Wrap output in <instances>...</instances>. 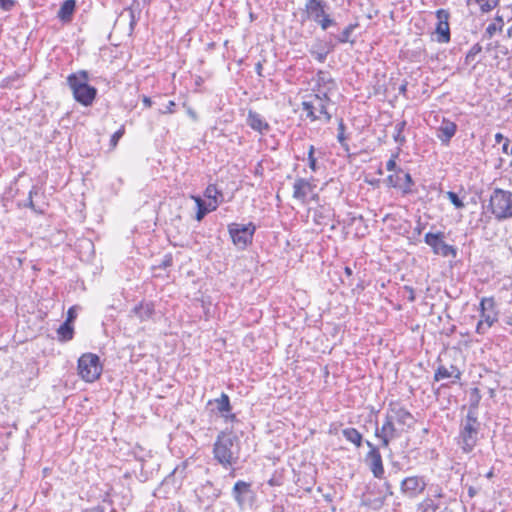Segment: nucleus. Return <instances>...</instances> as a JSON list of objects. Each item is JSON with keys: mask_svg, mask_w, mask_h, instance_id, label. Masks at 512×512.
I'll return each mask as SVG.
<instances>
[{"mask_svg": "<svg viewBox=\"0 0 512 512\" xmlns=\"http://www.w3.org/2000/svg\"><path fill=\"white\" fill-rule=\"evenodd\" d=\"M437 131V137L441 141V143L443 145H448L450 143V140L456 134L457 125L448 119H443Z\"/></svg>", "mask_w": 512, "mask_h": 512, "instance_id": "obj_21", "label": "nucleus"}, {"mask_svg": "<svg viewBox=\"0 0 512 512\" xmlns=\"http://www.w3.org/2000/svg\"><path fill=\"white\" fill-rule=\"evenodd\" d=\"M344 272H345V274H346L347 276H351V275L353 274L352 269H351L350 267H348V266H346V267L344 268Z\"/></svg>", "mask_w": 512, "mask_h": 512, "instance_id": "obj_57", "label": "nucleus"}, {"mask_svg": "<svg viewBox=\"0 0 512 512\" xmlns=\"http://www.w3.org/2000/svg\"><path fill=\"white\" fill-rule=\"evenodd\" d=\"M338 134H337V139H338V142L340 143V145L346 150V151H349V146L348 144L346 143V136H345V124L343 122V119H340L339 121V124H338Z\"/></svg>", "mask_w": 512, "mask_h": 512, "instance_id": "obj_33", "label": "nucleus"}, {"mask_svg": "<svg viewBox=\"0 0 512 512\" xmlns=\"http://www.w3.org/2000/svg\"><path fill=\"white\" fill-rule=\"evenodd\" d=\"M506 139H507V138H506L502 133H496V134H495V141H496V143H498V144H499V143H501L502 141H504V142H505V141H506Z\"/></svg>", "mask_w": 512, "mask_h": 512, "instance_id": "obj_53", "label": "nucleus"}, {"mask_svg": "<svg viewBox=\"0 0 512 512\" xmlns=\"http://www.w3.org/2000/svg\"><path fill=\"white\" fill-rule=\"evenodd\" d=\"M314 218H315V222L318 223V224H325L324 223V216L322 215V212L320 211H315L314 213Z\"/></svg>", "mask_w": 512, "mask_h": 512, "instance_id": "obj_51", "label": "nucleus"}, {"mask_svg": "<svg viewBox=\"0 0 512 512\" xmlns=\"http://www.w3.org/2000/svg\"><path fill=\"white\" fill-rule=\"evenodd\" d=\"M365 444L369 448V451L365 455L364 462L368 466L372 475L377 479H383L385 470L383 465L382 456L380 453V445L376 446L371 441L365 440Z\"/></svg>", "mask_w": 512, "mask_h": 512, "instance_id": "obj_12", "label": "nucleus"}, {"mask_svg": "<svg viewBox=\"0 0 512 512\" xmlns=\"http://www.w3.org/2000/svg\"><path fill=\"white\" fill-rule=\"evenodd\" d=\"M497 30V27L494 23H491L487 26L486 30H485V33L488 34L489 37L493 36L494 33L496 32Z\"/></svg>", "mask_w": 512, "mask_h": 512, "instance_id": "obj_48", "label": "nucleus"}, {"mask_svg": "<svg viewBox=\"0 0 512 512\" xmlns=\"http://www.w3.org/2000/svg\"><path fill=\"white\" fill-rule=\"evenodd\" d=\"M76 8V1L75 0H65L59 11H58V18L63 22H69L72 19V16L75 12Z\"/></svg>", "mask_w": 512, "mask_h": 512, "instance_id": "obj_24", "label": "nucleus"}, {"mask_svg": "<svg viewBox=\"0 0 512 512\" xmlns=\"http://www.w3.org/2000/svg\"><path fill=\"white\" fill-rule=\"evenodd\" d=\"M142 101H143V104L145 105V107L149 108L152 106V100L150 97L144 95L142 98Z\"/></svg>", "mask_w": 512, "mask_h": 512, "instance_id": "obj_52", "label": "nucleus"}, {"mask_svg": "<svg viewBox=\"0 0 512 512\" xmlns=\"http://www.w3.org/2000/svg\"><path fill=\"white\" fill-rule=\"evenodd\" d=\"M384 487L386 490V494L392 496L393 495L392 485L389 482H385Z\"/></svg>", "mask_w": 512, "mask_h": 512, "instance_id": "obj_54", "label": "nucleus"}, {"mask_svg": "<svg viewBox=\"0 0 512 512\" xmlns=\"http://www.w3.org/2000/svg\"><path fill=\"white\" fill-rule=\"evenodd\" d=\"M407 126V122L405 120H402L395 125V132L393 134V139L396 143H398L400 146H403L406 142V138L403 135V131L405 130Z\"/></svg>", "mask_w": 512, "mask_h": 512, "instance_id": "obj_31", "label": "nucleus"}, {"mask_svg": "<svg viewBox=\"0 0 512 512\" xmlns=\"http://www.w3.org/2000/svg\"><path fill=\"white\" fill-rule=\"evenodd\" d=\"M58 340L61 342H67L73 339L74 327L68 322H63L57 329Z\"/></svg>", "mask_w": 512, "mask_h": 512, "instance_id": "obj_29", "label": "nucleus"}, {"mask_svg": "<svg viewBox=\"0 0 512 512\" xmlns=\"http://www.w3.org/2000/svg\"><path fill=\"white\" fill-rule=\"evenodd\" d=\"M446 195L450 202L455 206V208L462 209L465 206L463 201L457 195V193L453 191H448Z\"/></svg>", "mask_w": 512, "mask_h": 512, "instance_id": "obj_37", "label": "nucleus"}, {"mask_svg": "<svg viewBox=\"0 0 512 512\" xmlns=\"http://www.w3.org/2000/svg\"><path fill=\"white\" fill-rule=\"evenodd\" d=\"M173 264V257L172 254H166L164 255L163 259L155 266V268L159 269H166Z\"/></svg>", "mask_w": 512, "mask_h": 512, "instance_id": "obj_40", "label": "nucleus"}, {"mask_svg": "<svg viewBox=\"0 0 512 512\" xmlns=\"http://www.w3.org/2000/svg\"><path fill=\"white\" fill-rule=\"evenodd\" d=\"M490 208L498 221L512 218V192L495 188L490 196Z\"/></svg>", "mask_w": 512, "mask_h": 512, "instance_id": "obj_6", "label": "nucleus"}, {"mask_svg": "<svg viewBox=\"0 0 512 512\" xmlns=\"http://www.w3.org/2000/svg\"><path fill=\"white\" fill-rule=\"evenodd\" d=\"M314 152H315L314 146L310 145V147L308 149V164H309L310 169L313 172H316L318 169V166H317V160L314 157Z\"/></svg>", "mask_w": 512, "mask_h": 512, "instance_id": "obj_38", "label": "nucleus"}, {"mask_svg": "<svg viewBox=\"0 0 512 512\" xmlns=\"http://www.w3.org/2000/svg\"><path fill=\"white\" fill-rule=\"evenodd\" d=\"M359 26L358 22L350 23L347 25L343 31L338 35H332L337 43L345 44V43H351L352 45L355 43V40H351L350 37L354 30Z\"/></svg>", "mask_w": 512, "mask_h": 512, "instance_id": "obj_28", "label": "nucleus"}, {"mask_svg": "<svg viewBox=\"0 0 512 512\" xmlns=\"http://www.w3.org/2000/svg\"><path fill=\"white\" fill-rule=\"evenodd\" d=\"M486 478L488 479H491L494 477V470L493 469H490L487 473H486Z\"/></svg>", "mask_w": 512, "mask_h": 512, "instance_id": "obj_58", "label": "nucleus"}, {"mask_svg": "<svg viewBox=\"0 0 512 512\" xmlns=\"http://www.w3.org/2000/svg\"><path fill=\"white\" fill-rule=\"evenodd\" d=\"M399 90L401 93H404L406 91V85H401Z\"/></svg>", "mask_w": 512, "mask_h": 512, "instance_id": "obj_60", "label": "nucleus"}, {"mask_svg": "<svg viewBox=\"0 0 512 512\" xmlns=\"http://www.w3.org/2000/svg\"><path fill=\"white\" fill-rule=\"evenodd\" d=\"M482 51V46L479 43L474 44L465 57V63L470 64L473 62L478 54Z\"/></svg>", "mask_w": 512, "mask_h": 512, "instance_id": "obj_35", "label": "nucleus"}, {"mask_svg": "<svg viewBox=\"0 0 512 512\" xmlns=\"http://www.w3.org/2000/svg\"><path fill=\"white\" fill-rule=\"evenodd\" d=\"M221 417L224 419L226 423L238 422L236 414L232 413V411L229 413H224V415H222Z\"/></svg>", "mask_w": 512, "mask_h": 512, "instance_id": "obj_45", "label": "nucleus"}, {"mask_svg": "<svg viewBox=\"0 0 512 512\" xmlns=\"http://www.w3.org/2000/svg\"><path fill=\"white\" fill-rule=\"evenodd\" d=\"M256 226L249 222L248 224L231 223L228 225V232L233 244L239 249H245L252 244Z\"/></svg>", "mask_w": 512, "mask_h": 512, "instance_id": "obj_9", "label": "nucleus"}, {"mask_svg": "<svg viewBox=\"0 0 512 512\" xmlns=\"http://www.w3.org/2000/svg\"><path fill=\"white\" fill-rule=\"evenodd\" d=\"M214 201H210L208 204H206V207H213Z\"/></svg>", "mask_w": 512, "mask_h": 512, "instance_id": "obj_62", "label": "nucleus"}, {"mask_svg": "<svg viewBox=\"0 0 512 512\" xmlns=\"http://www.w3.org/2000/svg\"><path fill=\"white\" fill-rule=\"evenodd\" d=\"M232 496L239 509L244 510L247 506L252 505L255 493L251 488V483L239 480L232 488Z\"/></svg>", "mask_w": 512, "mask_h": 512, "instance_id": "obj_14", "label": "nucleus"}, {"mask_svg": "<svg viewBox=\"0 0 512 512\" xmlns=\"http://www.w3.org/2000/svg\"><path fill=\"white\" fill-rule=\"evenodd\" d=\"M388 185L402 191L403 194L413 192L412 187L415 182L409 172H405L402 168H398L394 174L388 175L386 179Z\"/></svg>", "mask_w": 512, "mask_h": 512, "instance_id": "obj_15", "label": "nucleus"}, {"mask_svg": "<svg viewBox=\"0 0 512 512\" xmlns=\"http://www.w3.org/2000/svg\"><path fill=\"white\" fill-rule=\"evenodd\" d=\"M499 311L493 297H483L480 301V320L476 333L484 335L498 321Z\"/></svg>", "mask_w": 512, "mask_h": 512, "instance_id": "obj_7", "label": "nucleus"}, {"mask_svg": "<svg viewBox=\"0 0 512 512\" xmlns=\"http://www.w3.org/2000/svg\"><path fill=\"white\" fill-rule=\"evenodd\" d=\"M417 234H421V225L418 224V226L415 228Z\"/></svg>", "mask_w": 512, "mask_h": 512, "instance_id": "obj_59", "label": "nucleus"}, {"mask_svg": "<svg viewBox=\"0 0 512 512\" xmlns=\"http://www.w3.org/2000/svg\"><path fill=\"white\" fill-rule=\"evenodd\" d=\"M317 85L319 87H321V86L326 87L327 85H331V86H328L327 89L328 88L332 89V87H334V85H335V82L331 78V76L328 72L319 71L317 73Z\"/></svg>", "mask_w": 512, "mask_h": 512, "instance_id": "obj_32", "label": "nucleus"}, {"mask_svg": "<svg viewBox=\"0 0 512 512\" xmlns=\"http://www.w3.org/2000/svg\"><path fill=\"white\" fill-rule=\"evenodd\" d=\"M444 233L437 232L432 233L428 232L425 234L424 241L427 245H429L435 254L441 255L443 257L453 256L455 257L457 254V250L454 246L449 245L444 242Z\"/></svg>", "mask_w": 512, "mask_h": 512, "instance_id": "obj_13", "label": "nucleus"}, {"mask_svg": "<svg viewBox=\"0 0 512 512\" xmlns=\"http://www.w3.org/2000/svg\"><path fill=\"white\" fill-rule=\"evenodd\" d=\"M475 1L480 4V9L483 13L490 12L499 3V0H475Z\"/></svg>", "mask_w": 512, "mask_h": 512, "instance_id": "obj_36", "label": "nucleus"}, {"mask_svg": "<svg viewBox=\"0 0 512 512\" xmlns=\"http://www.w3.org/2000/svg\"><path fill=\"white\" fill-rule=\"evenodd\" d=\"M89 73L80 70L67 77V84L70 87L74 99L83 106H90L97 96V89L88 84Z\"/></svg>", "mask_w": 512, "mask_h": 512, "instance_id": "obj_3", "label": "nucleus"}, {"mask_svg": "<svg viewBox=\"0 0 512 512\" xmlns=\"http://www.w3.org/2000/svg\"><path fill=\"white\" fill-rule=\"evenodd\" d=\"M214 404L216 406L217 412L220 416L224 415V413H229L232 411V405L230 403V398L226 393H221L219 398L209 400L208 405Z\"/></svg>", "mask_w": 512, "mask_h": 512, "instance_id": "obj_23", "label": "nucleus"}, {"mask_svg": "<svg viewBox=\"0 0 512 512\" xmlns=\"http://www.w3.org/2000/svg\"><path fill=\"white\" fill-rule=\"evenodd\" d=\"M145 3H150L151 0H143Z\"/></svg>", "mask_w": 512, "mask_h": 512, "instance_id": "obj_64", "label": "nucleus"}, {"mask_svg": "<svg viewBox=\"0 0 512 512\" xmlns=\"http://www.w3.org/2000/svg\"><path fill=\"white\" fill-rule=\"evenodd\" d=\"M262 69H263V65H262V63H261V62H258V63L256 64V66H255V70H256V72H257V74H258L259 76H262Z\"/></svg>", "mask_w": 512, "mask_h": 512, "instance_id": "obj_55", "label": "nucleus"}, {"mask_svg": "<svg viewBox=\"0 0 512 512\" xmlns=\"http://www.w3.org/2000/svg\"><path fill=\"white\" fill-rule=\"evenodd\" d=\"M386 413L398 424L401 431L408 430L414 426V416L399 402H390Z\"/></svg>", "mask_w": 512, "mask_h": 512, "instance_id": "obj_11", "label": "nucleus"}, {"mask_svg": "<svg viewBox=\"0 0 512 512\" xmlns=\"http://www.w3.org/2000/svg\"><path fill=\"white\" fill-rule=\"evenodd\" d=\"M326 8L327 2L325 0H306L302 22L314 21L324 31L330 27H335L337 22L327 13Z\"/></svg>", "mask_w": 512, "mask_h": 512, "instance_id": "obj_5", "label": "nucleus"}, {"mask_svg": "<svg viewBox=\"0 0 512 512\" xmlns=\"http://www.w3.org/2000/svg\"><path fill=\"white\" fill-rule=\"evenodd\" d=\"M125 133V128L124 126H122L120 129H118L112 136H111V139H110V146L112 148H115L119 142V140L122 138V136L124 135Z\"/></svg>", "mask_w": 512, "mask_h": 512, "instance_id": "obj_39", "label": "nucleus"}, {"mask_svg": "<svg viewBox=\"0 0 512 512\" xmlns=\"http://www.w3.org/2000/svg\"><path fill=\"white\" fill-rule=\"evenodd\" d=\"M240 440L232 431L218 434L213 446L214 458L225 468L235 464L239 458Z\"/></svg>", "mask_w": 512, "mask_h": 512, "instance_id": "obj_2", "label": "nucleus"}, {"mask_svg": "<svg viewBox=\"0 0 512 512\" xmlns=\"http://www.w3.org/2000/svg\"><path fill=\"white\" fill-rule=\"evenodd\" d=\"M77 317V313L75 310V307H70L67 312V318L64 322H68L69 324L73 325L74 320Z\"/></svg>", "mask_w": 512, "mask_h": 512, "instance_id": "obj_44", "label": "nucleus"}, {"mask_svg": "<svg viewBox=\"0 0 512 512\" xmlns=\"http://www.w3.org/2000/svg\"><path fill=\"white\" fill-rule=\"evenodd\" d=\"M509 143H510V140L506 139V141L502 145V152L505 153V154L512 155V146L509 147Z\"/></svg>", "mask_w": 512, "mask_h": 512, "instance_id": "obj_47", "label": "nucleus"}, {"mask_svg": "<svg viewBox=\"0 0 512 512\" xmlns=\"http://www.w3.org/2000/svg\"><path fill=\"white\" fill-rule=\"evenodd\" d=\"M476 493L477 492H476V489L474 487L470 486L468 488V495H469L470 498H473L476 495Z\"/></svg>", "mask_w": 512, "mask_h": 512, "instance_id": "obj_56", "label": "nucleus"}, {"mask_svg": "<svg viewBox=\"0 0 512 512\" xmlns=\"http://www.w3.org/2000/svg\"><path fill=\"white\" fill-rule=\"evenodd\" d=\"M400 428L396 427V423L385 413V418L381 427L378 425V421H375V432L374 435L380 440V447L388 448L390 442L399 437L401 434Z\"/></svg>", "mask_w": 512, "mask_h": 512, "instance_id": "obj_10", "label": "nucleus"}, {"mask_svg": "<svg viewBox=\"0 0 512 512\" xmlns=\"http://www.w3.org/2000/svg\"><path fill=\"white\" fill-rule=\"evenodd\" d=\"M82 512H105V508L103 506L97 505L95 507L84 509Z\"/></svg>", "mask_w": 512, "mask_h": 512, "instance_id": "obj_50", "label": "nucleus"}, {"mask_svg": "<svg viewBox=\"0 0 512 512\" xmlns=\"http://www.w3.org/2000/svg\"><path fill=\"white\" fill-rule=\"evenodd\" d=\"M131 18H132V20H131L130 25L133 26V24L135 23L133 12H131Z\"/></svg>", "mask_w": 512, "mask_h": 512, "instance_id": "obj_61", "label": "nucleus"}, {"mask_svg": "<svg viewBox=\"0 0 512 512\" xmlns=\"http://www.w3.org/2000/svg\"><path fill=\"white\" fill-rule=\"evenodd\" d=\"M383 504V500H380L379 501V506H381Z\"/></svg>", "mask_w": 512, "mask_h": 512, "instance_id": "obj_63", "label": "nucleus"}, {"mask_svg": "<svg viewBox=\"0 0 512 512\" xmlns=\"http://www.w3.org/2000/svg\"><path fill=\"white\" fill-rule=\"evenodd\" d=\"M200 494L202 497L213 502L220 497L221 489L216 488L211 481H206L200 488Z\"/></svg>", "mask_w": 512, "mask_h": 512, "instance_id": "obj_27", "label": "nucleus"}, {"mask_svg": "<svg viewBox=\"0 0 512 512\" xmlns=\"http://www.w3.org/2000/svg\"><path fill=\"white\" fill-rule=\"evenodd\" d=\"M191 198L197 205L196 220L201 221L209 212L217 209V203L213 204V207H206V203L201 199L200 196L191 195Z\"/></svg>", "mask_w": 512, "mask_h": 512, "instance_id": "obj_26", "label": "nucleus"}, {"mask_svg": "<svg viewBox=\"0 0 512 512\" xmlns=\"http://www.w3.org/2000/svg\"><path fill=\"white\" fill-rule=\"evenodd\" d=\"M462 372L455 365H451L450 369L440 365L434 374V381H440L449 377H454L455 380L461 379Z\"/></svg>", "mask_w": 512, "mask_h": 512, "instance_id": "obj_22", "label": "nucleus"}, {"mask_svg": "<svg viewBox=\"0 0 512 512\" xmlns=\"http://www.w3.org/2000/svg\"><path fill=\"white\" fill-rule=\"evenodd\" d=\"M426 487V482L422 477L411 476L402 480L401 491L409 497H415L421 494Z\"/></svg>", "mask_w": 512, "mask_h": 512, "instance_id": "obj_18", "label": "nucleus"}, {"mask_svg": "<svg viewBox=\"0 0 512 512\" xmlns=\"http://www.w3.org/2000/svg\"><path fill=\"white\" fill-rule=\"evenodd\" d=\"M334 47L332 46L331 49L324 50V49H316L315 46H313L309 51L310 54L320 63L325 62L327 55L329 51H331Z\"/></svg>", "mask_w": 512, "mask_h": 512, "instance_id": "obj_34", "label": "nucleus"}, {"mask_svg": "<svg viewBox=\"0 0 512 512\" xmlns=\"http://www.w3.org/2000/svg\"><path fill=\"white\" fill-rule=\"evenodd\" d=\"M175 106H176L175 102L171 100V101L168 102V104L166 105L165 110H163L162 112L163 113H173Z\"/></svg>", "mask_w": 512, "mask_h": 512, "instance_id": "obj_49", "label": "nucleus"}, {"mask_svg": "<svg viewBox=\"0 0 512 512\" xmlns=\"http://www.w3.org/2000/svg\"><path fill=\"white\" fill-rule=\"evenodd\" d=\"M331 88L326 91L313 93L307 96V99L302 102V110L306 112V117L311 121L324 120L325 123H329L332 119V115L328 111V105L331 103V99L328 96V92Z\"/></svg>", "mask_w": 512, "mask_h": 512, "instance_id": "obj_4", "label": "nucleus"}, {"mask_svg": "<svg viewBox=\"0 0 512 512\" xmlns=\"http://www.w3.org/2000/svg\"><path fill=\"white\" fill-rule=\"evenodd\" d=\"M34 194H37V189H36V187H32V189L29 191L26 206H27V207H29V208H31V209H33L35 212H38V211L35 209L34 202H33V195H34Z\"/></svg>", "mask_w": 512, "mask_h": 512, "instance_id": "obj_41", "label": "nucleus"}, {"mask_svg": "<svg viewBox=\"0 0 512 512\" xmlns=\"http://www.w3.org/2000/svg\"><path fill=\"white\" fill-rule=\"evenodd\" d=\"M343 437L350 443H352L356 448H360L364 441L362 434L353 427H347L342 430Z\"/></svg>", "mask_w": 512, "mask_h": 512, "instance_id": "obj_25", "label": "nucleus"}, {"mask_svg": "<svg viewBox=\"0 0 512 512\" xmlns=\"http://www.w3.org/2000/svg\"><path fill=\"white\" fill-rule=\"evenodd\" d=\"M155 314V306L152 302H140L130 311V317H136L140 322L150 320Z\"/></svg>", "mask_w": 512, "mask_h": 512, "instance_id": "obj_20", "label": "nucleus"}, {"mask_svg": "<svg viewBox=\"0 0 512 512\" xmlns=\"http://www.w3.org/2000/svg\"><path fill=\"white\" fill-rule=\"evenodd\" d=\"M404 289L408 292V297H407L408 301L414 302L416 300L414 289L410 286H405Z\"/></svg>", "mask_w": 512, "mask_h": 512, "instance_id": "obj_46", "label": "nucleus"}, {"mask_svg": "<svg viewBox=\"0 0 512 512\" xmlns=\"http://www.w3.org/2000/svg\"><path fill=\"white\" fill-rule=\"evenodd\" d=\"M15 4V0H0V7L5 11H10Z\"/></svg>", "mask_w": 512, "mask_h": 512, "instance_id": "obj_43", "label": "nucleus"}, {"mask_svg": "<svg viewBox=\"0 0 512 512\" xmlns=\"http://www.w3.org/2000/svg\"><path fill=\"white\" fill-rule=\"evenodd\" d=\"M316 185L313 184L312 180H308L305 178L298 177L293 184V198L300 201L301 203H306L308 195L311 194V199H318V194L314 193V189Z\"/></svg>", "mask_w": 512, "mask_h": 512, "instance_id": "obj_16", "label": "nucleus"}, {"mask_svg": "<svg viewBox=\"0 0 512 512\" xmlns=\"http://www.w3.org/2000/svg\"><path fill=\"white\" fill-rule=\"evenodd\" d=\"M437 25L435 28L436 40L439 43H448L451 38L449 18L450 13L448 10L439 9L436 11Z\"/></svg>", "mask_w": 512, "mask_h": 512, "instance_id": "obj_17", "label": "nucleus"}, {"mask_svg": "<svg viewBox=\"0 0 512 512\" xmlns=\"http://www.w3.org/2000/svg\"><path fill=\"white\" fill-rule=\"evenodd\" d=\"M473 392L476 394V399L471 401L465 418L461 420L457 437V444L464 453H470L477 445L481 427V423L478 420L479 391L477 388H474Z\"/></svg>", "mask_w": 512, "mask_h": 512, "instance_id": "obj_1", "label": "nucleus"}, {"mask_svg": "<svg viewBox=\"0 0 512 512\" xmlns=\"http://www.w3.org/2000/svg\"><path fill=\"white\" fill-rule=\"evenodd\" d=\"M247 125L254 131L264 135L271 129L264 117L256 111L249 110L246 119Z\"/></svg>", "mask_w": 512, "mask_h": 512, "instance_id": "obj_19", "label": "nucleus"}, {"mask_svg": "<svg viewBox=\"0 0 512 512\" xmlns=\"http://www.w3.org/2000/svg\"><path fill=\"white\" fill-rule=\"evenodd\" d=\"M397 157V154L396 155H393L386 163V169L388 171H393L394 173L396 172V170L399 168L396 164V160L395 158Z\"/></svg>", "mask_w": 512, "mask_h": 512, "instance_id": "obj_42", "label": "nucleus"}, {"mask_svg": "<svg viewBox=\"0 0 512 512\" xmlns=\"http://www.w3.org/2000/svg\"><path fill=\"white\" fill-rule=\"evenodd\" d=\"M102 372L100 358L93 353H85L78 359V374L86 382H94Z\"/></svg>", "mask_w": 512, "mask_h": 512, "instance_id": "obj_8", "label": "nucleus"}, {"mask_svg": "<svg viewBox=\"0 0 512 512\" xmlns=\"http://www.w3.org/2000/svg\"><path fill=\"white\" fill-rule=\"evenodd\" d=\"M204 196L209 200L214 201V203H217V207L223 201V193L220 190H218L215 184H209L206 187L204 191Z\"/></svg>", "mask_w": 512, "mask_h": 512, "instance_id": "obj_30", "label": "nucleus"}]
</instances>
